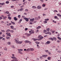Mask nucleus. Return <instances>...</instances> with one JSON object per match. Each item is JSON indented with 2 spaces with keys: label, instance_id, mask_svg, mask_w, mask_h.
<instances>
[{
  "label": "nucleus",
  "instance_id": "obj_1",
  "mask_svg": "<svg viewBox=\"0 0 61 61\" xmlns=\"http://www.w3.org/2000/svg\"><path fill=\"white\" fill-rule=\"evenodd\" d=\"M19 39L18 38H15L14 39L15 42H16L17 44H21L22 43V41H19Z\"/></svg>",
  "mask_w": 61,
  "mask_h": 61
},
{
  "label": "nucleus",
  "instance_id": "obj_2",
  "mask_svg": "<svg viewBox=\"0 0 61 61\" xmlns=\"http://www.w3.org/2000/svg\"><path fill=\"white\" fill-rule=\"evenodd\" d=\"M29 33L30 34H27L26 33L25 34V35H26L27 36V37H29V36H31V34H32V31H29Z\"/></svg>",
  "mask_w": 61,
  "mask_h": 61
},
{
  "label": "nucleus",
  "instance_id": "obj_3",
  "mask_svg": "<svg viewBox=\"0 0 61 61\" xmlns=\"http://www.w3.org/2000/svg\"><path fill=\"white\" fill-rule=\"evenodd\" d=\"M38 39H40V40H42V39L44 38V37L41 36V35H40L38 37Z\"/></svg>",
  "mask_w": 61,
  "mask_h": 61
},
{
  "label": "nucleus",
  "instance_id": "obj_4",
  "mask_svg": "<svg viewBox=\"0 0 61 61\" xmlns=\"http://www.w3.org/2000/svg\"><path fill=\"white\" fill-rule=\"evenodd\" d=\"M10 27H11V28L13 30H16V28H14V26H10Z\"/></svg>",
  "mask_w": 61,
  "mask_h": 61
},
{
  "label": "nucleus",
  "instance_id": "obj_5",
  "mask_svg": "<svg viewBox=\"0 0 61 61\" xmlns=\"http://www.w3.org/2000/svg\"><path fill=\"white\" fill-rule=\"evenodd\" d=\"M11 58L13 59H14L15 60H17V58L15 57V56L12 57H11Z\"/></svg>",
  "mask_w": 61,
  "mask_h": 61
},
{
  "label": "nucleus",
  "instance_id": "obj_6",
  "mask_svg": "<svg viewBox=\"0 0 61 61\" xmlns=\"http://www.w3.org/2000/svg\"><path fill=\"white\" fill-rule=\"evenodd\" d=\"M24 19H25V20L26 21H27V22H28V21H29V19L26 18H24Z\"/></svg>",
  "mask_w": 61,
  "mask_h": 61
},
{
  "label": "nucleus",
  "instance_id": "obj_7",
  "mask_svg": "<svg viewBox=\"0 0 61 61\" xmlns=\"http://www.w3.org/2000/svg\"><path fill=\"white\" fill-rule=\"evenodd\" d=\"M10 33H6V35H8L9 36H11V35H10Z\"/></svg>",
  "mask_w": 61,
  "mask_h": 61
},
{
  "label": "nucleus",
  "instance_id": "obj_8",
  "mask_svg": "<svg viewBox=\"0 0 61 61\" xmlns=\"http://www.w3.org/2000/svg\"><path fill=\"white\" fill-rule=\"evenodd\" d=\"M48 56V55H43L42 56V57H46V56Z\"/></svg>",
  "mask_w": 61,
  "mask_h": 61
},
{
  "label": "nucleus",
  "instance_id": "obj_9",
  "mask_svg": "<svg viewBox=\"0 0 61 61\" xmlns=\"http://www.w3.org/2000/svg\"><path fill=\"white\" fill-rule=\"evenodd\" d=\"M37 8H38V9H41V6H40L39 5L38 6Z\"/></svg>",
  "mask_w": 61,
  "mask_h": 61
},
{
  "label": "nucleus",
  "instance_id": "obj_10",
  "mask_svg": "<svg viewBox=\"0 0 61 61\" xmlns=\"http://www.w3.org/2000/svg\"><path fill=\"white\" fill-rule=\"evenodd\" d=\"M51 43V42L49 41H47V42L46 43L47 44H50Z\"/></svg>",
  "mask_w": 61,
  "mask_h": 61
},
{
  "label": "nucleus",
  "instance_id": "obj_11",
  "mask_svg": "<svg viewBox=\"0 0 61 61\" xmlns=\"http://www.w3.org/2000/svg\"><path fill=\"white\" fill-rule=\"evenodd\" d=\"M18 51H20V52H21L23 51V49H18Z\"/></svg>",
  "mask_w": 61,
  "mask_h": 61
},
{
  "label": "nucleus",
  "instance_id": "obj_12",
  "mask_svg": "<svg viewBox=\"0 0 61 61\" xmlns=\"http://www.w3.org/2000/svg\"><path fill=\"white\" fill-rule=\"evenodd\" d=\"M41 26H39L37 27L36 28L37 29H40V28H41Z\"/></svg>",
  "mask_w": 61,
  "mask_h": 61
},
{
  "label": "nucleus",
  "instance_id": "obj_13",
  "mask_svg": "<svg viewBox=\"0 0 61 61\" xmlns=\"http://www.w3.org/2000/svg\"><path fill=\"white\" fill-rule=\"evenodd\" d=\"M30 30L31 31L32 34H34V33H35L34 30Z\"/></svg>",
  "mask_w": 61,
  "mask_h": 61
},
{
  "label": "nucleus",
  "instance_id": "obj_14",
  "mask_svg": "<svg viewBox=\"0 0 61 61\" xmlns=\"http://www.w3.org/2000/svg\"><path fill=\"white\" fill-rule=\"evenodd\" d=\"M29 41L28 40H26L25 41V43H29Z\"/></svg>",
  "mask_w": 61,
  "mask_h": 61
},
{
  "label": "nucleus",
  "instance_id": "obj_15",
  "mask_svg": "<svg viewBox=\"0 0 61 61\" xmlns=\"http://www.w3.org/2000/svg\"><path fill=\"white\" fill-rule=\"evenodd\" d=\"M32 8L33 9H36V7L35 6H33L32 7Z\"/></svg>",
  "mask_w": 61,
  "mask_h": 61
},
{
  "label": "nucleus",
  "instance_id": "obj_16",
  "mask_svg": "<svg viewBox=\"0 0 61 61\" xmlns=\"http://www.w3.org/2000/svg\"><path fill=\"white\" fill-rule=\"evenodd\" d=\"M34 20H35V19H34V18L31 19L30 20V21H34Z\"/></svg>",
  "mask_w": 61,
  "mask_h": 61
},
{
  "label": "nucleus",
  "instance_id": "obj_17",
  "mask_svg": "<svg viewBox=\"0 0 61 61\" xmlns=\"http://www.w3.org/2000/svg\"><path fill=\"white\" fill-rule=\"evenodd\" d=\"M49 40H51L52 41H53V40H54V39L52 38H49Z\"/></svg>",
  "mask_w": 61,
  "mask_h": 61
},
{
  "label": "nucleus",
  "instance_id": "obj_18",
  "mask_svg": "<svg viewBox=\"0 0 61 61\" xmlns=\"http://www.w3.org/2000/svg\"><path fill=\"white\" fill-rule=\"evenodd\" d=\"M30 50H31V51L34 50V49L33 48H30Z\"/></svg>",
  "mask_w": 61,
  "mask_h": 61
},
{
  "label": "nucleus",
  "instance_id": "obj_19",
  "mask_svg": "<svg viewBox=\"0 0 61 61\" xmlns=\"http://www.w3.org/2000/svg\"><path fill=\"white\" fill-rule=\"evenodd\" d=\"M30 49L29 48H28L26 50V51H28V52H29V51H30Z\"/></svg>",
  "mask_w": 61,
  "mask_h": 61
},
{
  "label": "nucleus",
  "instance_id": "obj_20",
  "mask_svg": "<svg viewBox=\"0 0 61 61\" xmlns=\"http://www.w3.org/2000/svg\"><path fill=\"white\" fill-rule=\"evenodd\" d=\"M10 30L9 29H8L7 30V31H6V32H10Z\"/></svg>",
  "mask_w": 61,
  "mask_h": 61
},
{
  "label": "nucleus",
  "instance_id": "obj_21",
  "mask_svg": "<svg viewBox=\"0 0 61 61\" xmlns=\"http://www.w3.org/2000/svg\"><path fill=\"white\" fill-rule=\"evenodd\" d=\"M33 40L34 41H36V40H38V39L33 38Z\"/></svg>",
  "mask_w": 61,
  "mask_h": 61
},
{
  "label": "nucleus",
  "instance_id": "obj_22",
  "mask_svg": "<svg viewBox=\"0 0 61 61\" xmlns=\"http://www.w3.org/2000/svg\"><path fill=\"white\" fill-rule=\"evenodd\" d=\"M4 50H5L7 51V49L6 47H5L4 48Z\"/></svg>",
  "mask_w": 61,
  "mask_h": 61
},
{
  "label": "nucleus",
  "instance_id": "obj_23",
  "mask_svg": "<svg viewBox=\"0 0 61 61\" xmlns=\"http://www.w3.org/2000/svg\"><path fill=\"white\" fill-rule=\"evenodd\" d=\"M6 13L7 14H8L9 13V12L8 11H7L6 12Z\"/></svg>",
  "mask_w": 61,
  "mask_h": 61
},
{
  "label": "nucleus",
  "instance_id": "obj_24",
  "mask_svg": "<svg viewBox=\"0 0 61 61\" xmlns=\"http://www.w3.org/2000/svg\"><path fill=\"white\" fill-rule=\"evenodd\" d=\"M8 45H11V42L10 41L8 42Z\"/></svg>",
  "mask_w": 61,
  "mask_h": 61
},
{
  "label": "nucleus",
  "instance_id": "obj_25",
  "mask_svg": "<svg viewBox=\"0 0 61 61\" xmlns=\"http://www.w3.org/2000/svg\"><path fill=\"white\" fill-rule=\"evenodd\" d=\"M47 59L48 60H50L51 59V57H48Z\"/></svg>",
  "mask_w": 61,
  "mask_h": 61
},
{
  "label": "nucleus",
  "instance_id": "obj_26",
  "mask_svg": "<svg viewBox=\"0 0 61 61\" xmlns=\"http://www.w3.org/2000/svg\"><path fill=\"white\" fill-rule=\"evenodd\" d=\"M47 22L46 21H44L43 22V23L44 24H46L47 23Z\"/></svg>",
  "mask_w": 61,
  "mask_h": 61
},
{
  "label": "nucleus",
  "instance_id": "obj_27",
  "mask_svg": "<svg viewBox=\"0 0 61 61\" xmlns=\"http://www.w3.org/2000/svg\"><path fill=\"white\" fill-rule=\"evenodd\" d=\"M14 18V20H15V21H16L17 20V19L16 18V17H15Z\"/></svg>",
  "mask_w": 61,
  "mask_h": 61
},
{
  "label": "nucleus",
  "instance_id": "obj_28",
  "mask_svg": "<svg viewBox=\"0 0 61 61\" xmlns=\"http://www.w3.org/2000/svg\"><path fill=\"white\" fill-rule=\"evenodd\" d=\"M42 6L43 7H45V6H46V5L45 4H43L42 5Z\"/></svg>",
  "mask_w": 61,
  "mask_h": 61
},
{
  "label": "nucleus",
  "instance_id": "obj_29",
  "mask_svg": "<svg viewBox=\"0 0 61 61\" xmlns=\"http://www.w3.org/2000/svg\"><path fill=\"white\" fill-rule=\"evenodd\" d=\"M45 20L46 21H48V20H49V19H45Z\"/></svg>",
  "mask_w": 61,
  "mask_h": 61
},
{
  "label": "nucleus",
  "instance_id": "obj_30",
  "mask_svg": "<svg viewBox=\"0 0 61 61\" xmlns=\"http://www.w3.org/2000/svg\"><path fill=\"white\" fill-rule=\"evenodd\" d=\"M11 23H12L13 25H15V23L14 22H12V21H11Z\"/></svg>",
  "mask_w": 61,
  "mask_h": 61
},
{
  "label": "nucleus",
  "instance_id": "obj_31",
  "mask_svg": "<svg viewBox=\"0 0 61 61\" xmlns=\"http://www.w3.org/2000/svg\"><path fill=\"white\" fill-rule=\"evenodd\" d=\"M57 38H58V39H59V40H61V38H60L59 37H58Z\"/></svg>",
  "mask_w": 61,
  "mask_h": 61
},
{
  "label": "nucleus",
  "instance_id": "obj_32",
  "mask_svg": "<svg viewBox=\"0 0 61 61\" xmlns=\"http://www.w3.org/2000/svg\"><path fill=\"white\" fill-rule=\"evenodd\" d=\"M11 15V14H9L8 15V17H10Z\"/></svg>",
  "mask_w": 61,
  "mask_h": 61
},
{
  "label": "nucleus",
  "instance_id": "obj_33",
  "mask_svg": "<svg viewBox=\"0 0 61 61\" xmlns=\"http://www.w3.org/2000/svg\"><path fill=\"white\" fill-rule=\"evenodd\" d=\"M9 1H7L6 2V4H9Z\"/></svg>",
  "mask_w": 61,
  "mask_h": 61
},
{
  "label": "nucleus",
  "instance_id": "obj_34",
  "mask_svg": "<svg viewBox=\"0 0 61 61\" xmlns=\"http://www.w3.org/2000/svg\"><path fill=\"white\" fill-rule=\"evenodd\" d=\"M35 19H36V20H38V18L37 17H35Z\"/></svg>",
  "mask_w": 61,
  "mask_h": 61
},
{
  "label": "nucleus",
  "instance_id": "obj_35",
  "mask_svg": "<svg viewBox=\"0 0 61 61\" xmlns=\"http://www.w3.org/2000/svg\"><path fill=\"white\" fill-rule=\"evenodd\" d=\"M45 52H46V53H48L49 51H48V50H45Z\"/></svg>",
  "mask_w": 61,
  "mask_h": 61
},
{
  "label": "nucleus",
  "instance_id": "obj_36",
  "mask_svg": "<svg viewBox=\"0 0 61 61\" xmlns=\"http://www.w3.org/2000/svg\"><path fill=\"white\" fill-rule=\"evenodd\" d=\"M10 32L11 33H14V30H10Z\"/></svg>",
  "mask_w": 61,
  "mask_h": 61
},
{
  "label": "nucleus",
  "instance_id": "obj_37",
  "mask_svg": "<svg viewBox=\"0 0 61 61\" xmlns=\"http://www.w3.org/2000/svg\"><path fill=\"white\" fill-rule=\"evenodd\" d=\"M46 32V30H43V33H45Z\"/></svg>",
  "mask_w": 61,
  "mask_h": 61
},
{
  "label": "nucleus",
  "instance_id": "obj_38",
  "mask_svg": "<svg viewBox=\"0 0 61 61\" xmlns=\"http://www.w3.org/2000/svg\"><path fill=\"white\" fill-rule=\"evenodd\" d=\"M18 18H20V17H21V16L20 15H18Z\"/></svg>",
  "mask_w": 61,
  "mask_h": 61
},
{
  "label": "nucleus",
  "instance_id": "obj_39",
  "mask_svg": "<svg viewBox=\"0 0 61 61\" xmlns=\"http://www.w3.org/2000/svg\"><path fill=\"white\" fill-rule=\"evenodd\" d=\"M6 38L7 39H9L10 38V37H6Z\"/></svg>",
  "mask_w": 61,
  "mask_h": 61
},
{
  "label": "nucleus",
  "instance_id": "obj_40",
  "mask_svg": "<svg viewBox=\"0 0 61 61\" xmlns=\"http://www.w3.org/2000/svg\"><path fill=\"white\" fill-rule=\"evenodd\" d=\"M35 43H37V44H40V42H37V41H36Z\"/></svg>",
  "mask_w": 61,
  "mask_h": 61
},
{
  "label": "nucleus",
  "instance_id": "obj_41",
  "mask_svg": "<svg viewBox=\"0 0 61 61\" xmlns=\"http://www.w3.org/2000/svg\"><path fill=\"white\" fill-rule=\"evenodd\" d=\"M50 30V29L48 28L47 29V31H49V30Z\"/></svg>",
  "mask_w": 61,
  "mask_h": 61
},
{
  "label": "nucleus",
  "instance_id": "obj_42",
  "mask_svg": "<svg viewBox=\"0 0 61 61\" xmlns=\"http://www.w3.org/2000/svg\"><path fill=\"white\" fill-rule=\"evenodd\" d=\"M12 48H15V47L14 45H12Z\"/></svg>",
  "mask_w": 61,
  "mask_h": 61
},
{
  "label": "nucleus",
  "instance_id": "obj_43",
  "mask_svg": "<svg viewBox=\"0 0 61 61\" xmlns=\"http://www.w3.org/2000/svg\"><path fill=\"white\" fill-rule=\"evenodd\" d=\"M52 22H53V23H56V21H55V20H53L52 21Z\"/></svg>",
  "mask_w": 61,
  "mask_h": 61
},
{
  "label": "nucleus",
  "instance_id": "obj_44",
  "mask_svg": "<svg viewBox=\"0 0 61 61\" xmlns=\"http://www.w3.org/2000/svg\"><path fill=\"white\" fill-rule=\"evenodd\" d=\"M8 19H9L10 20H11V17H8Z\"/></svg>",
  "mask_w": 61,
  "mask_h": 61
},
{
  "label": "nucleus",
  "instance_id": "obj_45",
  "mask_svg": "<svg viewBox=\"0 0 61 61\" xmlns=\"http://www.w3.org/2000/svg\"><path fill=\"white\" fill-rule=\"evenodd\" d=\"M54 18L55 19H57V16H55Z\"/></svg>",
  "mask_w": 61,
  "mask_h": 61
},
{
  "label": "nucleus",
  "instance_id": "obj_46",
  "mask_svg": "<svg viewBox=\"0 0 61 61\" xmlns=\"http://www.w3.org/2000/svg\"><path fill=\"white\" fill-rule=\"evenodd\" d=\"M39 32V31L38 30H37L36 31V33H38Z\"/></svg>",
  "mask_w": 61,
  "mask_h": 61
},
{
  "label": "nucleus",
  "instance_id": "obj_47",
  "mask_svg": "<svg viewBox=\"0 0 61 61\" xmlns=\"http://www.w3.org/2000/svg\"><path fill=\"white\" fill-rule=\"evenodd\" d=\"M28 11V10L27 9H25V12H27Z\"/></svg>",
  "mask_w": 61,
  "mask_h": 61
},
{
  "label": "nucleus",
  "instance_id": "obj_48",
  "mask_svg": "<svg viewBox=\"0 0 61 61\" xmlns=\"http://www.w3.org/2000/svg\"><path fill=\"white\" fill-rule=\"evenodd\" d=\"M57 15L58 16H60V14H57Z\"/></svg>",
  "mask_w": 61,
  "mask_h": 61
},
{
  "label": "nucleus",
  "instance_id": "obj_49",
  "mask_svg": "<svg viewBox=\"0 0 61 61\" xmlns=\"http://www.w3.org/2000/svg\"><path fill=\"white\" fill-rule=\"evenodd\" d=\"M57 52H58V53H61V51H57Z\"/></svg>",
  "mask_w": 61,
  "mask_h": 61
},
{
  "label": "nucleus",
  "instance_id": "obj_50",
  "mask_svg": "<svg viewBox=\"0 0 61 61\" xmlns=\"http://www.w3.org/2000/svg\"><path fill=\"white\" fill-rule=\"evenodd\" d=\"M5 5V3H4L3 2L2 3V5Z\"/></svg>",
  "mask_w": 61,
  "mask_h": 61
},
{
  "label": "nucleus",
  "instance_id": "obj_51",
  "mask_svg": "<svg viewBox=\"0 0 61 61\" xmlns=\"http://www.w3.org/2000/svg\"><path fill=\"white\" fill-rule=\"evenodd\" d=\"M53 39H54V40H56V38L55 37L53 38Z\"/></svg>",
  "mask_w": 61,
  "mask_h": 61
},
{
  "label": "nucleus",
  "instance_id": "obj_52",
  "mask_svg": "<svg viewBox=\"0 0 61 61\" xmlns=\"http://www.w3.org/2000/svg\"><path fill=\"white\" fill-rule=\"evenodd\" d=\"M48 34H49V35H51V32H48Z\"/></svg>",
  "mask_w": 61,
  "mask_h": 61
},
{
  "label": "nucleus",
  "instance_id": "obj_53",
  "mask_svg": "<svg viewBox=\"0 0 61 61\" xmlns=\"http://www.w3.org/2000/svg\"><path fill=\"white\" fill-rule=\"evenodd\" d=\"M11 61H18V60H11Z\"/></svg>",
  "mask_w": 61,
  "mask_h": 61
},
{
  "label": "nucleus",
  "instance_id": "obj_54",
  "mask_svg": "<svg viewBox=\"0 0 61 61\" xmlns=\"http://www.w3.org/2000/svg\"><path fill=\"white\" fill-rule=\"evenodd\" d=\"M29 43L30 44H32V42H31V41H29Z\"/></svg>",
  "mask_w": 61,
  "mask_h": 61
},
{
  "label": "nucleus",
  "instance_id": "obj_55",
  "mask_svg": "<svg viewBox=\"0 0 61 61\" xmlns=\"http://www.w3.org/2000/svg\"><path fill=\"white\" fill-rule=\"evenodd\" d=\"M24 10V8H21L20 9V11H22V10Z\"/></svg>",
  "mask_w": 61,
  "mask_h": 61
},
{
  "label": "nucleus",
  "instance_id": "obj_56",
  "mask_svg": "<svg viewBox=\"0 0 61 61\" xmlns=\"http://www.w3.org/2000/svg\"><path fill=\"white\" fill-rule=\"evenodd\" d=\"M3 19V18L1 17H0V20H1Z\"/></svg>",
  "mask_w": 61,
  "mask_h": 61
},
{
  "label": "nucleus",
  "instance_id": "obj_57",
  "mask_svg": "<svg viewBox=\"0 0 61 61\" xmlns=\"http://www.w3.org/2000/svg\"><path fill=\"white\" fill-rule=\"evenodd\" d=\"M40 1L42 3H43V2H44V0H40Z\"/></svg>",
  "mask_w": 61,
  "mask_h": 61
},
{
  "label": "nucleus",
  "instance_id": "obj_58",
  "mask_svg": "<svg viewBox=\"0 0 61 61\" xmlns=\"http://www.w3.org/2000/svg\"><path fill=\"white\" fill-rule=\"evenodd\" d=\"M57 43H60V41H58V40L57 41Z\"/></svg>",
  "mask_w": 61,
  "mask_h": 61
},
{
  "label": "nucleus",
  "instance_id": "obj_59",
  "mask_svg": "<svg viewBox=\"0 0 61 61\" xmlns=\"http://www.w3.org/2000/svg\"><path fill=\"white\" fill-rule=\"evenodd\" d=\"M1 23L3 24V23H4V22L3 21H1Z\"/></svg>",
  "mask_w": 61,
  "mask_h": 61
},
{
  "label": "nucleus",
  "instance_id": "obj_60",
  "mask_svg": "<svg viewBox=\"0 0 61 61\" xmlns=\"http://www.w3.org/2000/svg\"><path fill=\"white\" fill-rule=\"evenodd\" d=\"M43 16H44V15L45 16H46V14H43Z\"/></svg>",
  "mask_w": 61,
  "mask_h": 61
},
{
  "label": "nucleus",
  "instance_id": "obj_61",
  "mask_svg": "<svg viewBox=\"0 0 61 61\" xmlns=\"http://www.w3.org/2000/svg\"><path fill=\"white\" fill-rule=\"evenodd\" d=\"M28 30V28H25V31H26V30Z\"/></svg>",
  "mask_w": 61,
  "mask_h": 61
},
{
  "label": "nucleus",
  "instance_id": "obj_62",
  "mask_svg": "<svg viewBox=\"0 0 61 61\" xmlns=\"http://www.w3.org/2000/svg\"><path fill=\"white\" fill-rule=\"evenodd\" d=\"M38 18L39 19H41V18L40 17V16H38Z\"/></svg>",
  "mask_w": 61,
  "mask_h": 61
},
{
  "label": "nucleus",
  "instance_id": "obj_63",
  "mask_svg": "<svg viewBox=\"0 0 61 61\" xmlns=\"http://www.w3.org/2000/svg\"><path fill=\"white\" fill-rule=\"evenodd\" d=\"M22 21V19H21L20 20V22H21V21Z\"/></svg>",
  "mask_w": 61,
  "mask_h": 61
},
{
  "label": "nucleus",
  "instance_id": "obj_64",
  "mask_svg": "<svg viewBox=\"0 0 61 61\" xmlns=\"http://www.w3.org/2000/svg\"><path fill=\"white\" fill-rule=\"evenodd\" d=\"M36 21H34L33 22V23H36Z\"/></svg>",
  "mask_w": 61,
  "mask_h": 61
}]
</instances>
